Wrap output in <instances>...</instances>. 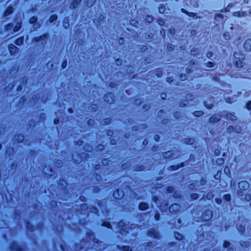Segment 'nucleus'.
<instances>
[{
	"mask_svg": "<svg viewBox=\"0 0 251 251\" xmlns=\"http://www.w3.org/2000/svg\"><path fill=\"white\" fill-rule=\"evenodd\" d=\"M247 13L245 11H237L233 13V16L235 17H242L246 16Z\"/></svg>",
	"mask_w": 251,
	"mask_h": 251,
	"instance_id": "ddd939ff",
	"label": "nucleus"
},
{
	"mask_svg": "<svg viewBox=\"0 0 251 251\" xmlns=\"http://www.w3.org/2000/svg\"><path fill=\"white\" fill-rule=\"evenodd\" d=\"M243 59L240 60H234V61L236 63V65L238 67H241L243 66V62L242 60Z\"/></svg>",
	"mask_w": 251,
	"mask_h": 251,
	"instance_id": "4be33fe9",
	"label": "nucleus"
},
{
	"mask_svg": "<svg viewBox=\"0 0 251 251\" xmlns=\"http://www.w3.org/2000/svg\"><path fill=\"white\" fill-rule=\"evenodd\" d=\"M224 38L226 40H229L230 38V33L228 32H226L224 34Z\"/></svg>",
	"mask_w": 251,
	"mask_h": 251,
	"instance_id": "7c9ffc66",
	"label": "nucleus"
},
{
	"mask_svg": "<svg viewBox=\"0 0 251 251\" xmlns=\"http://www.w3.org/2000/svg\"><path fill=\"white\" fill-rule=\"evenodd\" d=\"M149 235L154 238H159L160 235L158 232L155 229H151L149 231Z\"/></svg>",
	"mask_w": 251,
	"mask_h": 251,
	"instance_id": "0eeeda50",
	"label": "nucleus"
},
{
	"mask_svg": "<svg viewBox=\"0 0 251 251\" xmlns=\"http://www.w3.org/2000/svg\"><path fill=\"white\" fill-rule=\"evenodd\" d=\"M73 159L77 163H79L81 160V159L78 154H73Z\"/></svg>",
	"mask_w": 251,
	"mask_h": 251,
	"instance_id": "6ab92c4d",
	"label": "nucleus"
},
{
	"mask_svg": "<svg viewBox=\"0 0 251 251\" xmlns=\"http://www.w3.org/2000/svg\"><path fill=\"white\" fill-rule=\"evenodd\" d=\"M213 53L211 52H209L207 53L206 56L208 58H210L212 56Z\"/></svg>",
	"mask_w": 251,
	"mask_h": 251,
	"instance_id": "680f3d73",
	"label": "nucleus"
},
{
	"mask_svg": "<svg viewBox=\"0 0 251 251\" xmlns=\"http://www.w3.org/2000/svg\"><path fill=\"white\" fill-rule=\"evenodd\" d=\"M57 18V16L56 15H52L50 16V23H52L53 22H54V21H55Z\"/></svg>",
	"mask_w": 251,
	"mask_h": 251,
	"instance_id": "cd10ccee",
	"label": "nucleus"
},
{
	"mask_svg": "<svg viewBox=\"0 0 251 251\" xmlns=\"http://www.w3.org/2000/svg\"><path fill=\"white\" fill-rule=\"evenodd\" d=\"M224 199L227 201H229L230 200V195L228 194L224 196Z\"/></svg>",
	"mask_w": 251,
	"mask_h": 251,
	"instance_id": "4c0bfd02",
	"label": "nucleus"
},
{
	"mask_svg": "<svg viewBox=\"0 0 251 251\" xmlns=\"http://www.w3.org/2000/svg\"><path fill=\"white\" fill-rule=\"evenodd\" d=\"M47 36H48V35L47 34H44L42 36H39V37H35L34 38V40L35 41V42H39V41L44 39V38H47Z\"/></svg>",
	"mask_w": 251,
	"mask_h": 251,
	"instance_id": "a211bd4d",
	"label": "nucleus"
},
{
	"mask_svg": "<svg viewBox=\"0 0 251 251\" xmlns=\"http://www.w3.org/2000/svg\"><path fill=\"white\" fill-rule=\"evenodd\" d=\"M144 167L142 165H140L139 167H137L136 170L137 171H140V170H143L144 169Z\"/></svg>",
	"mask_w": 251,
	"mask_h": 251,
	"instance_id": "864d4df0",
	"label": "nucleus"
},
{
	"mask_svg": "<svg viewBox=\"0 0 251 251\" xmlns=\"http://www.w3.org/2000/svg\"><path fill=\"white\" fill-rule=\"evenodd\" d=\"M167 191L169 193H171L174 191V188L173 187H169L167 189Z\"/></svg>",
	"mask_w": 251,
	"mask_h": 251,
	"instance_id": "5fc2aeb1",
	"label": "nucleus"
},
{
	"mask_svg": "<svg viewBox=\"0 0 251 251\" xmlns=\"http://www.w3.org/2000/svg\"><path fill=\"white\" fill-rule=\"evenodd\" d=\"M217 163L219 164H223L224 163V160L222 158L218 159L217 160Z\"/></svg>",
	"mask_w": 251,
	"mask_h": 251,
	"instance_id": "052dcab7",
	"label": "nucleus"
},
{
	"mask_svg": "<svg viewBox=\"0 0 251 251\" xmlns=\"http://www.w3.org/2000/svg\"><path fill=\"white\" fill-rule=\"evenodd\" d=\"M174 116L177 118L178 117H179L180 116V112H176L175 114H174Z\"/></svg>",
	"mask_w": 251,
	"mask_h": 251,
	"instance_id": "8fccbe9b",
	"label": "nucleus"
},
{
	"mask_svg": "<svg viewBox=\"0 0 251 251\" xmlns=\"http://www.w3.org/2000/svg\"><path fill=\"white\" fill-rule=\"evenodd\" d=\"M11 249L13 251H22V249L17 243H13L11 246Z\"/></svg>",
	"mask_w": 251,
	"mask_h": 251,
	"instance_id": "f8f14e48",
	"label": "nucleus"
},
{
	"mask_svg": "<svg viewBox=\"0 0 251 251\" xmlns=\"http://www.w3.org/2000/svg\"><path fill=\"white\" fill-rule=\"evenodd\" d=\"M96 0H86L85 4L88 7H91L94 5Z\"/></svg>",
	"mask_w": 251,
	"mask_h": 251,
	"instance_id": "f3484780",
	"label": "nucleus"
},
{
	"mask_svg": "<svg viewBox=\"0 0 251 251\" xmlns=\"http://www.w3.org/2000/svg\"><path fill=\"white\" fill-rule=\"evenodd\" d=\"M84 149L87 151H91L92 150V148L91 146H86L84 147Z\"/></svg>",
	"mask_w": 251,
	"mask_h": 251,
	"instance_id": "c9c22d12",
	"label": "nucleus"
},
{
	"mask_svg": "<svg viewBox=\"0 0 251 251\" xmlns=\"http://www.w3.org/2000/svg\"><path fill=\"white\" fill-rule=\"evenodd\" d=\"M63 24H64V26L66 28H67V26H69V23H68V20H67L66 22L65 21H64Z\"/></svg>",
	"mask_w": 251,
	"mask_h": 251,
	"instance_id": "4d7b16f0",
	"label": "nucleus"
},
{
	"mask_svg": "<svg viewBox=\"0 0 251 251\" xmlns=\"http://www.w3.org/2000/svg\"><path fill=\"white\" fill-rule=\"evenodd\" d=\"M229 245H230V243H229V242H227V241H225V242H224V247L225 248H227V247H228L229 246Z\"/></svg>",
	"mask_w": 251,
	"mask_h": 251,
	"instance_id": "49530a36",
	"label": "nucleus"
},
{
	"mask_svg": "<svg viewBox=\"0 0 251 251\" xmlns=\"http://www.w3.org/2000/svg\"><path fill=\"white\" fill-rule=\"evenodd\" d=\"M198 197V195L196 193H194L191 195V198L193 199H196Z\"/></svg>",
	"mask_w": 251,
	"mask_h": 251,
	"instance_id": "de8ad7c7",
	"label": "nucleus"
},
{
	"mask_svg": "<svg viewBox=\"0 0 251 251\" xmlns=\"http://www.w3.org/2000/svg\"><path fill=\"white\" fill-rule=\"evenodd\" d=\"M9 50L11 55H13L17 53L18 48L15 45L11 44L9 46Z\"/></svg>",
	"mask_w": 251,
	"mask_h": 251,
	"instance_id": "423d86ee",
	"label": "nucleus"
},
{
	"mask_svg": "<svg viewBox=\"0 0 251 251\" xmlns=\"http://www.w3.org/2000/svg\"><path fill=\"white\" fill-rule=\"evenodd\" d=\"M246 107L248 109L251 110V101H249L246 104Z\"/></svg>",
	"mask_w": 251,
	"mask_h": 251,
	"instance_id": "a19ab883",
	"label": "nucleus"
},
{
	"mask_svg": "<svg viewBox=\"0 0 251 251\" xmlns=\"http://www.w3.org/2000/svg\"><path fill=\"white\" fill-rule=\"evenodd\" d=\"M123 250L124 251H131V250L130 249V248L129 246H123Z\"/></svg>",
	"mask_w": 251,
	"mask_h": 251,
	"instance_id": "e433bc0d",
	"label": "nucleus"
},
{
	"mask_svg": "<svg viewBox=\"0 0 251 251\" xmlns=\"http://www.w3.org/2000/svg\"><path fill=\"white\" fill-rule=\"evenodd\" d=\"M234 60L244 59L245 55L240 52H235L234 54Z\"/></svg>",
	"mask_w": 251,
	"mask_h": 251,
	"instance_id": "9d476101",
	"label": "nucleus"
},
{
	"mask_svg": "<svg viewBox=\"0 0 251 251\" xmlns=\"http://www.w3.org/2000/svg\"><path fill=\"white\" fill-rule=\"evenodd\" d=\"M153 20V18L152 16L148 15L146 16V21L149 23L151 22Z\"/></svg>",
	"mask_w": 251,
	"mask_h": 251,
	"instance_id": "473e14b6",
	"label": "nucleus"
},
{
	"mask_svg": "<svg viewBox=\"0 0 251 251\" xmlns=\"http://www.w3.org/2000/svg\"><path fill=\"white\" fill-rule=\"evenodd\" d=\"M193 99V96L191 94H188L187 96H186V99L187 100H192Z\"/></svg>",
	"mask_w": 251,
	"mask_h": 251,
	"instance_id": "58836bf2",
	"label": "nucleus"
},
{
	"mask_svg": "<svg viewBox=\"0 0 251 251\" xmlns=\"http://www.w3.org/2000/svg\"><path fill=\"white\" fill-rule=\"evenodd\" d=\"M49 170L48 168H45L44 169V172H45V173L51 176L52 175V170L50 169V172H48L47 171Z\"/></svg>",
	"mask_w": 251,
	"mask_h": 251,
	"instance_id": "c756f323",
	"label": "nucleus"
},
{
	"mask_svg": "<svg viewBox=\"0 0 251 251\" xmlns=\"http://www.w3.org/2000/svg\"><path fill=\"white\" fill-rule=\"evenodd\" d=\"M238 186L241 190H246L249 188L250 184L246 181H242L239 183Z\"/></svg>",
	"mask_w": 251,
	"mask_h": 251,
	"instance_id": "39448f33",
	"label": "nucleus"
},
{
	"mask_svg": "<svg viewBox=\"0 0 251 251\" xmlns=\"http://www.w3.org/2000/svg\"><path fill=\"white\" fill-rule=\"evenodd\" d=\"M194 142V140L192 138H187L184 139V143L188 144H192Z\"/></svg>",
	"mask_w": 251,
	"mask_h": 251,
	"instance_id": "b1692460",
	"label": "nucleus"
},
{
	"mask_svg": "<svg viewBox=\"0 0 251 251\" xmlns=\"http://www.w3.org/2000/svg\"><path fill=\"white\" fill-rule=\"evenodd\" d=\"M119 190H117L116 191H114L113 193V196L117 199H119L120 197H122L123 196V193L122 191H121V195L119 194Z\"/></svg>",
	"mask_w": 251,
	"mask_h": 251,
	"instance_id": "dca6fc26",
	"label": "nucleus"
},
{
	"mask_svg": "<svg viewBox=\"0 0 251 251\" xmlns=\"http://www.w3.org/2000/svg\"><path fill=\"white\" fill-rule=\"evenodd\" d=\"M40 26V24L39 23L36 22L35 24V25H34V28L36 29V28L39 27Z\"/></svg>",
	"mask_w": 251,
	"mask_h": 251,
	"instance_id": "603ef678",
	"label": "nucleus"
},
{
	"mask_svg": "<svg viewBox=\"0 0 251 251\" xmlns=\"http://www.w3.org/2000/svg\"><path fill=\"white\" fill-rule=\"evenodd\" d=\"M204 114V112L202 111H197L194 112V115L196 117H200L201 115H202Z\"/></svg>",
	"mask_w": 251,
	"mask_h": 251,
	"instance_id": "a878e982",
	"label": "nucleus"
},
{
	"mask_svg": "<svg viewBox=\"0 0 251 251\" xmlns=\"http://www.w3.org/2000/svg\"><path fill=\"white\" fill-rule=\"evenodd\" d=\"M223 116L228 120L235 121L237 119V117L234 115V114L229 112L226 113L225 115L223 114Z\"/></svg>",
	"mask_w": 251,
	"mask_h": 251,
	"instance_id": "7ed1b4c3",
	"label": "nucleus"
},
{
	"mask_svg": "<svg viewBox=\"0 0 251 251\" xmlns=\"http://www.w3.org/2000/svg\"><path fill=\"white\" fill-rule=\"evenodd\" d=\"M244 48L247 51H251V39H248L245 41Z\"/></svg>",
	"mask_w": 251,
	"mask_h": 251,
	"instance_id": "6e6552de",
	"label": "nucleus"
},
{
	"mask_svg": "<svg viewBox=\"0 0 251 251\" xmlns=\"http://www.w3.org/2000/svg\"><path fill=\"white\" fill-rule=\"evenodd\" d=\"M13 11V8L11 7H9L7 8L5 12H4V16H7V15L10 14Z\"/></svg>",
	"mask_w": 251,
	"mask_h": 251,
	"instance_id": "412c9836",
	"label": "nucleus"
},
{
	"mask_svg": "<svg viewBox=\"0 0 251 251\" xmlns=\"http://www.w3.org/2000/svg\"><path fill=\"white\" fill-rule=\"evenodd\" d=\"M37 20V17L36 16H33L30 19L29 22L31 24H34L36 22Z\"/></svg>",
	"mask_w": 251,
	"mask_h": 251,
	"instance_id": "c85d7f7f",
	"label": "nucleus"
},
{
	"mask_svg": "<svg viewBox=\"0 0 251 251\" xmlns=\"http://www.w3.org/2000/svg\"><path fill=\"white\" fill-rule=\"evenodd\" d=\"M108 160L107 159H104L102 161V163L103 164V165H107L108 164Z\"/></svg>",
	"mask_w": 251,
	"mask_h": 251,
	"instance_id": "0e129e2a",
	"label": "nucleus"
},
{
	"mask_svg": "<svg viewBox=\"0 0 251 251\" xmlns=\"http://www.w3.org/2000/svg\"><path fill=\"white\" fill-rule=\"evenodd\" d=\"M155 72H156V75L158 77H160L162 75L161 72H160L159 71H156Z\"/></svg>",
	"mask_w": 251,
	"mask_h": 251,
	"instance_id": "13d9d810",
	"label": "nucleus"
},
{
	"mask_svg": "<svg viewBox=\"0 0 251 251\" xmlns=\"http://www.w3.org/2000/svg\"><path fill=\"white\" fill-rule=\"evenodd\" d=\"M103 226H106L108 228H110L111 227V225L110 223H104L103 225H102Z\"/></svg>",
	"mask_w": 251,
	"mask_h": 251,
	"instance_id": "3c124183",
	"label": "nucleus"
},
{
	"mask_svg": "<svg viewBox=\"0 0 251 251\" xmlns=\"http://www.w3.org/2000/svg\"><path fill=\"white\" fill-rule=\"evenodd\" d=\"M166 97H167V95H166V94L165 93H163L161 95V97L163 99H165Z\"/></svg>",
	"mask_w": 251,
	"mask_h": 251,
	"instance_id": "338daca9",
	"label": "nucleus"
},
{
	"mask_svg": "<svg viewBox=\"0 0 251 251\" xmlns=\"http://www.w3.org/2000/svg\"><path fill=\"white\" fill-rule=\"evenodd\" d=\"M21 27V24L17 23L13 29V32L17 31Z\"/></svg>",
	"mask_w": 251,
	"mask_h": 251,
	"instance_id": "bb28decb",
	"label": "nucleus"
},
{
	"mask_svg": "<svg viewBox=\"0 0 251 251\" xmlns=\"http://www.w3.org/2000/svg\"><path fill=\"white\" fill-rule=\"evenodd\" d=\"M63 164V162L61 160H58L56 162V165L57 167H61Z\"/></svg>",
	"mask_w": 251,
	"mask_h": 251,
	"instance_id": "ea45409f",
	"label": "nucleus"
},
{
	"mask_svg": "<svg viewBox=\"0 0 251 251\" xmlns=\"http://www.w3.org/2000/svg\"><path fill=\"white\" fill-rule=\"evenodd\" d=\"M104 100L108 103H112L114 101V95L111 93H108L104 96Z\"/></svg>",
	"mask_w": 251,
	"mask_h": 251,
	"instance_id": "20e7f679",
	"label": "nucleus"
},
{
	"mask_svg": "<svg viewBox=\"0 0 251 251\" xmlns=\"http://www.w3.org/2000/svg\"><path fill=\"white\" fill-rule=\"evenodd\" d=\"M241 130H242L241 128L240 127H234V131H235L237 133H239L241 132Z\"/></svg>",
	"mask_w": 251,
	"mask_h": 251,
	"instance_id": "79ce46f5",
	"label": "nucleus"
},
{
	"mask_svg": "<svg viewBox=\"0 0 251 251\" xmlns=\"http://www.w3.org/2000/svg\"><path fill=\"white\" fill-rule=\"evenodd\" d=\"M221 117L220 114H214L209 118V122L210 123H216L221 120Z\"/></svg>",
	"mask_w": 251,
	"mask_h": 251,
	"instance_id": "f03ea898",
	"label": "nucleus"
},
{
	"mask_svg": "<svg viewBox=\"0 0 251 251\" xmlns=\"http://www.w3.org/2000/svg\"><path fill=\"white\" fill-rule=\"evenodd\" d=\"M110 119H106L104 120V124H108L110 123Z\"/></svg>",
	"mask_w": 251,
	"mask_h": 251,
	"instance_id": "774afa93",
	"label": "nucleus"
},
{
	"mask_svg": "<svg viewBox=\"0 0 251 251\" xmlns=\"http://www.w3.org/2000/svg\"><path fill=\"white\" fill-rule=\"evenodd\" d=\"M24 37H21L16 40L15 43L17 45H21L23 43Z\"/></svg>",
	"mask_w": 251,
	"mask_h": 251,
	"instance_id": "aec40b11",
	"label": "nucleus"
},
{
	"mask_svg": "<svg viewBox=\"0 0 251 251\" xmlns=\"http://www.w3.org/2000/svg\"><path fill=\"white\" fill-rule=\"evenodd\" d=\"M173 79L172 77H168L167 78V82H168L169 83H171L173 81Z\"/></svg>",
	"mask_w": 251,
	"mask_h": 251,
	"instance_id": "69168bd1",
	"label": "nucleus"
},
{
	"mask_svg": "<svg viewBox=\"0 0 251 251\" xmlns=\"http://www.w3.org/2000/svg\"><path fill=\"white\" fill-rule=\"evenodd\" d=\"M234 130V127L231 126H228L227 129V131L229 133H231V132H232Z\"/></svg>",
	"mask_w": 251,
	"mask_h": 251,
	"instance_id": "f704fd0d",
	"label": "nucleus"
},
{
	"mask_svg": "<svg viewBox=\"0 0 251 251\" xmlns=\"http://www.w3.org/2000/svg\"><path fill=\"white\" fill-rule=\"evenodd\" d=\"M24 136L22 134H19L15 136V140L19 142H22L24 140Z\"/></svg>",
	"mask_w": 251,
	"mask_h": 251,
	"instance_id": "4468645a",
	"label": "nucleus"
},
{
	"mask_svg": "<svg viewBox=\"0 0 251 251\" xmlns=\"http://www.w3.org/2000/svg\"><path fill=\"white\" fill-rule=\"evenodd\" d=\"M67 66V61H64L62 64V68L64 69L66 68Z\"/></svg>",
	"mask_w": 251,
	"mask_h": 251,
	"instance_id": "6e6d98bb",
	"label": "nucleus"
},
{
	"mask_svg": "<svg viewBox=\"0 0 251 251\" xmlns=\"http://www.w3.org/2000/svg\"><path fill=\"white\" fill-rule=\"evenodd\" d=\"M199 53V50L197 48H193L191 51V54L192 55H196Z\"/></svg>",
	"mask_w": 251,
	"mask_h": 251,
	"instance_id": "393cba45",
	"label": "nucleus"
},
{
	"mask_svg": "<svg viewBox=\"0 0 251 251\" xmlns=\"http://www.w3.org/2000/svg\"><path fill=\"white\" fill-rule=\"evenodd\" d=\"M175 237H176V238L177 240H181L182 238V235H181L180 234H179V233H175Z\"/></svg>",
	"mask_w": 251,
	"mask_h": 251,
	"instance_id": "2f4dec72",
	"label": "nucleus"
},
{
	"mask_svg": "<svg viewBox=\"0 0 251 251\" xmlns=\"http://www.w3.org/2000/svg\"><path fill=\"white\" fill-rule=\"evenodd\" d=\"M204 105L208 109H211L213 106L212 104H207L206 102H204Z\"/></svg>",
	"mask_w": 251,
	"mask_h": 251,
	"instance_id": "a18cd8bd",
	"label": "nucleus"
},
{
	"mask_svg": "<svg viewBox=\"0 0 251 251\" xmlns=\"http://www.w3.org/2000/svg\"><path fill=\"white\" fill-rule=\"evenodd\" d=\"M12 27H13V25H11V24H9V25H8L6 26L5 28H6V30L8 31V30H10V29Z\"/></svg>",
	"mask_w": 251,
	"mask_h": 251,
	"instance_id": "09e8293b",
	"label": "nucleus"
},
{
	"mask_svg": "<svg viewBox=\"0 0 251 251\" xmlns=\"http://www.w3.org/2000/svg\"><path fill=\"white\" fill-rule=\"evenodd\" d=\"M82 0H74L70 5L71 9H74L77 7Z\"/></svg>",
	"mask_w": 251,
	"mask_h": 251,
	"instance_id": "9b49d317",
	"label": "nucleus"
},
{
	"mask_svg": "<svg viewBox=\"0 0 251 251\" xmlns=\"http://www.w3.org/2000/svg\"><path fill=\"white\" fill-rule=\"evenodd\" d=\"M187 103L188 102L187 100H182L179 103V106L183 107L187 105Z\"/></svg>",
	"mask_w": 251,
	"mask_h": 251,
	"instance_id": "72a5a7b5",
	"label": "nucleus"
},
{
	"mask_svg": "<svg viewBox=\"0 0 251 251\" xmlns=\"http://www.w3.org/2000/svg\"><path fill=\"white\" fill-rule=\"evenodd\" d=\"M214 63L212 62H208L207 63V67H208V68H211V67H213L214 66Z\"/></svg>",
	"mask_w": 251,
	"mask_h": 251,
	"instance_id": "37998d69",
	"label": "nucleus"
},
{
	"mask_svg": "<svg viewBox=\"0 0 251 251\" xmlns=\"http://www.w3.org/2000/svg\"><path fill=\"white\" fill-rule=\"evenodd\" d=\"M181 11L182 12L186 14L187 15H188L189 16H190V17H194L196 15V13H192V12H189L187 11H186V10H185L184 9H182Z\"/></svg>",
	"mask_w": 251,
	"mask_h": 251,
	"instance_id": "5701e85b",
	"label": "nucleus"
},
{
	"mask_svg": "<svg viewBox=\"0 0 251 251\" xmlns=\"http://www.w3.org/2000/svg\"><path fill=\"white\" fill-rule=\"evenodd\" d=\"M62 184L63 185L66 184V182L64 180H60L59 184Z\"/></svg>",
	"mask_w": 251,
	"mask_h": 251,
	"instance_id": "bf43d9fd",
	"label": "nucleus"
},
{
	"mask_svg": "<svg viewBox=\"0 0 251 251\" xmlns=\"http://www.w3.org/2000/svg\"><path fill=\"white\" fill-rule=\"evenodd\" d=\"M179 205L178 204L174 203L172 204L169 208V210L171 213L175 212L179 210Z\"/></svg>",
	"mask_w": 251,
	"mask_h": 251,
	"instance_id": "1a4fd4ad",
	"label": "nucleus"
},
{
	"mask_svg": "<svg viewBox=\"0 0 251 251\" xmlns=\"http://www.w3.org/2000/svg\"><path fill=\"white\" fill-rule=\"evenodd\" d=\"M130 24L134 26H136V25L138 24L137 22L135 20H132L130 21Z\"/></svg>",
	"mask_w": 251,
	"mask_h": 251,
	"instance_id": "c03bdc74",
	"label": "nucleus"
},
{
	"mask_svg": "<svg viewBox=\"0 0 251 251\" xmlns=\"http://www.w3.org/2000/svg\"><path fill=\"white\" fill-rule=\"evenodd\" d=\"M179 151L178 150L173 151H168L163 153L164 158H171L174 156H177L179 155Z\"/></svg>",
	"mask_w": 251,
	"mask_h": 251,
	"instance_id": "f257e3e1",
	"label": "nucleus"
},
{
	"mask_svg": "<svg viewBox=\"0 0 251 251\" xmlns=\"http://www.w3.org/2000/svg\"><path fill=\"white\" fill-rule=\"evenodd\" d=\"M148 207V205L146 202H142L140 204L139 206V208L140 210H144L147 209Z\"/></svg>",
	"mask_w": 251,
	"mask_h": 251,
	"instance_id": "2eb2a0df",
	"label": "nucleus"
},
{
	"mask_svg": "<svg viewBox=\"0 0 251 251\" xmlns=\"http://www.w3.org/2000/svg\"><path fill=\"white\" fill-rule=\"evenodd\" d=\"M186 78L185 75H180V79L182 80H185Z\"/></svg>",
	"mask_w": 251,
	"mask_h": 251,
	"instance_id": "e2e57ef3",
	"label": "nucleus"
}]
</instances>
